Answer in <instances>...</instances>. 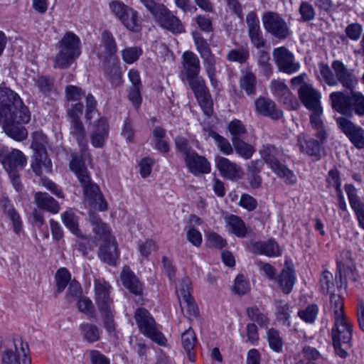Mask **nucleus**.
I'll return each mask as SVG.
<instances>
[{"label":"nucleus","mask_w":364,"mask_h":364,"mask_svg":"<svg viewBox=\"0 0 364 364\" xmlns=\"http://www.w3.org/2000/svg\"><path fill=\"white\" fill-rule=\"evenodd\" d=\"M70 162V168L77 177L80 183L83 188L86 200L90 205H98L100 210L107 209V203L104 201L103 196L99 187L91 182L90 176L87 172L84 161L77 155L73 154Z\"/></svg>","instance_id":"nucleus-1"},{"label":"nucleus","mask_w":364,"mask_h":364,"mask_svg":"<svg viewBox=\"0 0 364 364\" xmlns=\"http://www.w3.org/2000/svg\"><path fill=\"white\" fill-rule=\"evenodd\" d=\"M58 53L53 58L54 68H68L81 54L80 38L73 32L67 31L56 45Z\"/></svg>","instance_id":"nucleus-2"},{"label":"nucleus","mask_w":364,"mask_h":364,"mask_svg":"<svg viewBox=\"0 0 364 364\" xmlns=\"http://www.w3.org/2000/svg\"><path fill=\"white\" fill-rule=\"evenodd\" d=\"M329 100L332 108L341 114L352 116L355 113L364 117V95L360 92L352 91L350 94L333 92Z\"/></svg>","instance_id":"nucleus-3"},{"label":"nucleus","mask_w":364,"mask_h":364,"mask_svg":"<svg viewBox=\"0 0 364 364\" xmlns=\"http://www.w3.org/2000/svg\"><path fill=\"white\" fill-rule=\"evenodd\" d=\"M259 153L264 161L279 177L284 178L290 184L296 182V177L293 171L282 164L284 152L282 149L267 144L262 146Z\"/></svg>","instance_id":"nucleus-4"},{"label":"nucleus","mask_w":364,"mask_h":364,"mask_svg":"<svg viewBox=\"0 0 364 364\" xmlns=\"http://www.w3.org/2000/svg\"><path fill=\"white\" fill-rule=\"evenodd\" d=\"M14 114H19L20 121L23 122L31 119V113L18 94L9 88L1 87L0 119Z\"/></svg>","instance_id":"nucleus-5"},{"label":"nucleus","mask_w":364,"mask_h":364,"mask_svg":"<svg viewBox=\"0 0 364 364\" xmlns=\"http://www.w3.org/2000/svg\"><path fill=\"white\" fill-rule=\"evenodd\" d=\"M353 329L349 318L334 321L331 338L336 355L342 358L348 356L352 346Z\"/></svg>","instance_id":"nucleus-6"},{"label":"nucleus","mask_w":364,"mask_h":364,"mask_svg":"<svg viewBox=\"0 0 364 364\" xmlns=\"http://www.w3.org/2000/svg\"><path fill=\"white\" fill-rule=\"evenodd\" d=\"M134 318L141 333L159 345L166 346V338L161 331L157 330L154 319L146 309L143 308L136 309Z\"/></svg>","instance_id":"nucleus-7"},{"label":"nucleus","mask_w":364,"mask_h":364,"mask_svg":"<svg viewBox=\"0 0 364 364\" xmlns=\"http://www.w3.org/2000/svg\"><path fill=\"white\" fill-rule=\"evenodd\" d=\"M28 343L16 336L3 352L1 364H31V360L28 356Z\"/></svg>","instance_id":"nucleus-8"},{"label":"nucleus","mask_w":364,"mask_h":364,"mask_svg":"<svg viewBox=\"0 0 364 364\" xmlns=\"http://www.w3.org/2000/svg\"><path fill=\"white\" fill-rule=\"evenodd\" d=\"M109 8L112 13L127 29L133 32L140 31V17L134 9L119 1L110 2Z\"/></svg>","instance_id":"nucleus-9"},{"label":"nucleus","mask_w":364,"mask_h":364,"mask_svg":"<svg viewBox=\"0 0 364 364\" xmlns=\"http://www.w3.org/2000/svg\"><path fill=\"white\" fill-rule=\"evenodd\" d=\"M262 21L264 30L277 39H286L291 33L287 21L277 12H264L262 16Z\"/></svg>","instance_id":"nucleus-10"},{"label":"nucleus","mask_w":364,"mask_h":364,"mask_svg":"<svg viewBox=\"0 0 364 364\" xmlns=\"http://www.w3.org/2000/svg\"><path fill=\"white\" fill-rule=\"evenodd\" d=\"M152 16L161 28L173 34H180L186 31L185 25L181 19L164 4L160 6Z\"/></svg>","instance_id":"nucleus-11"},{"label":"nucleus","mask_w":364,"mask_h":364,"mask_svg":"<svg viewBox=\"0 0 364 364\" xmlns=\"http://www.w3.org/2000/svg\"><path fill=\"white\" fill-rule=\"evenodd\" d=\"M83 105L76 102L72 105L68 111V115L70 122V134L77 141L81 151H85L87 147V141L85 138V130L80 121V116L82 114Z\"/></svg>","instance_id":"nucleus-12"},{"label":"nucleus","mask_w":364,"mask_h":364,"mask_svg":"<svg viewBox=\"0 0 364 364\" xmlns=\"http://www.w3.org/2000/svg\"><path fill=\"white\" fill-rule=\"evenodd\" d=\"M272 56L280 72L291 75L300 69V63L295 60L294 54L286 47L281 46L274 48Z\"/></svg>","instance_id":"nucleus-13"},{"label":"nucleus","mask_w":364,"mask_h":364,"mask_svg":"<svg viewBox=\"0 0 364 364\" xmlns=\"http://www.w3.org/2000/svg\"><path fill=\"white\" fill-rule=\"evenodd\" d=\"M0 162L6 172L23 168L27 164L25 155L18 149L0 146Z\"/></svg>","instance_id":"nucleus-14"},{"label":"nucleus","mask_w":364,"mask_h":364,"mask_svg":"<svg viewBox=\"0 0 364 364\" xmlns=\"http://www.w3.org/2000/svg\"><path fill=\"white\" fill-rule=\"evenodd\" d=\"M331 67L335 73L336 86L341 84L346 90L353 91L358 85V78L353 69H349L341 60H336L332 62Z\"/></svg>","instance_id":"nucleus-15"},{"label":"nucleus","mask_w":364,"mask_h":364,"mask_svg":"<svg viewBox=\"0 0 364 364\" xmlns=\"http://www.w3.org/2000/svg\"><path fill=\"white\" fill-rule=\"evenodd\" d=\"M336 121L338 128L357 149H364V129L344 117H339Z\"/></svg>","instance_id":"nucleus-16"},{"label":"nucleus","mask_w":364,"mask_h":364,"mask_svg":"<svg viewBox=\"0 0 364 364\" xmlns=\"http://www.w3.org/2000/svg\"><path fill=\"white\" fill-rule=\"evenodd\" d=\"M270 91L274 96L287 108L288 109H296L299 107V103L296 97L289 90L284 80L280 79H274L271 81L269 85Z\"/></svg>","instance_id":"nucleus-17"},{"label":"nucleus","mask_w":364,"mask_h":364,"mask_svg":"<svg viewBox=\"0 0 364 364\" xmlns=\"http://www.w3.org/2000/svg\"><path fill=\"white\" fill-rule=\"evenodd\" d=\"M112 287L102 278L94 281L95 300L99 311L113 309V300L110 297Z\"/></svg>","instance_id":"nucleus-18"},{"label":"nucleus","mask_w":364,"mask_h":364,"mask_svg":"<svg viewBox=\"0 0 364 364\" xmlns=\"http://www.w3.org/2000/svg\"><path fill=\"white\" fill-rule=\"evenodd\" d=\"M0 123L3 126L5 133L11 139L21 141L28 136L26 129L21 126V124H26L20 121L19 114L11 115L0 119Z\"/></svg>","instance_id":"nucleus-19"},{"label":"nucleus","mask_w":364,"mask_h":364,"mask_svg":"<svg viewBox=\"0 0 364 364\" xmlns=\"http://www.w3.org/2000/svg\"><path fill=\"white\" fill-rule=\"evenodd\" d=\"M326 139L321 140L320 138L313 139L305 133H301L296 136V146L302 154L314 156L319 159L321 156V147Z\"/></svg>","instance_id":"nucleus-20"},{"label":"nucleus","mask_w":364,"mask_h":364,"mask_svg":"<svg viewBox=\"0 0 364 364\" xmlns=\"http://www.w3.org/2000/svg\"><path fill=\"white\" fill-rule=\"evenodd\" d=\"M246 23L248 26V36L252 43L257 48L264 47L265 40L263 38L262 32L260 29L259 18L255 11H250L247 14Z\"/></svg>","instance_id":"nucleus-21"},{"label":"nucleus","mask_w":364,"mask_h":364,"mask_svg":"<svg viewBox=\"0 0 364 364\" xmlns=\"http://www.w3.org/2000/svg\"><path fill=\"white\" fill-rule=\"evenodd\" d=\"M299 100L308 109L321 107V94L312 85H303L298 90Z\"/></svg>","instance_id":"nucleus-22"},{"label":"nucleus","mask_w":364,"mask_h":364,"mask_svg":"<svg viewBox=\"0 0 364 364\" xmlns=\"http://www.w3.org/2000/svg\"><path fill=\"white\" fill-rule=\"evenodd\" d=\"M215 164L220 174L228 179L237 180L242 176V168L227 158L218 156Z\"/></svg>","instance_id":"nucleus-23"},{"label":"nucleus","mask_w":364,"mask_h":364,"mask_svg":"<svg viewBox=\"0 0 364 364\" xmlns=\"http://www.w3.org/2000/svg\"><path fill=\"white\" fill-rule=\"evenodd\" d=\"M100 259L109 265H116L119 257L117 244L115 238H109L107 241H103L98 251Z\"/></svg>","instance_id":"nucleus-24"},{"label":"nucleus","mask_w":364,"mask_h":364,"mask_svg":"<svg viewBox=\"0 0 364 364\" xmlns=\"http://www.w3.org/2000/svg\"><path fill=\"white\" fill-rule=\"evenodd\" d=\"M185 161L189 171L195 176L210 172V164L207 159L196 151L186 157Z\"/></svg>","instance_id":"nucleus-25"},{"label":"nucleus","mask_w":364,"mask_h":364,"mask_svg":"<svg viewBox=\"0 0 364 364\" xmlns=\"http://www.w3.org/2000/svg\"><path fill=\"white\" fill-rule=\"evenodd\" d=\"M249 248L253 253L264 255L269 257H278L282 253V249L274 240L253 242Z\"/></svg>","instance_id":"nucleus-26"},{"label":"nucleus","mask_w":364,"mask_h":364,"mask_svg":"<svg viewBox=\"0 0 364 364\" xmlns=\"http://www.w3.org/2000/svg\"><path fill=\"white\" fill-rule=\"evenodd\" d=\"M183 70L181 74L186 77L191 78L197 77L200 70V60L198 56L191 51H186L182 55Z\"/></svg>","instance_id":"nucleus-27"},{"label":"nucleus","mask_w":364,"mask_h":364,"mask_svg":"<svg viewBox=\"0 0 364 364\" xmlns=\"http://www.w3.org/2000/svg\"><path fill=\"white\" fill-rule=\"evenodd\" d=\"M255 104L257 112L264 116L269 117L273 119H278L283 115L282 111L277 109L275 103L269 99L259 97L255 101Z\"/></svg>","instance_id":"nucleus-28"},{"label":"nucleus","mask_w":364,"mask_h":364,"mask_svg":"<svg viewBox=\"0 0 364 364\" xmlns=\"http://www.w3.org/2000/svg\"><path fill=\"white\" fill-rule=\"evenodd\" d=\"M192 35L196 49L203 60L204 65L215 63V57L206 40L198 32H193Z\"/></svg>","instance_id":"nucleus-29"},{"label":"nucleus","mask_w":364,"mask_h":364,"mask_svg":"<svg viewBox=\"0 0 364 364\" xmlns=\"http://www.w3.org/2000/svg\"><path fill=\"white\" fill-rule=\"evenodd\" d=\"M108 134V124L105 119H100L90 135L91 143L96 148H102Z\"/></svg>","instance_id":"nucleus-30"},{"label":"nucleus","mask_w":364,"mask_h":364,"mask_svg":"<svg viewBox=\"0 0 364 364\" xmlns=\"http://www.w3.org/2000/svg\"><path fill=\"white\" fill-rule=\"evenodd\" d=\"M123 285L134 294H141L142 287L136 275L129 267H124L121 273Z\"/></svg>","instance_id":"nucleus-31"},{"label":"nucleus","mask_w":364,"mask_h":364,"mask_svg":"<svg viewBox=\"0 0 364 364\" xmlns=\"http://www.w3.org/2000/svg\"><path fill=\"white\" fill-rule=\"evenodd\" d=\"M34 200L39 208L46 210L52 213H57L60 210L58 203L47 193H36Z\"/></svg>","instance_id":"nucleus-32"},{"label":"nucleus","mask_w":364,"mask_h":364,"mask_svg":"<svg viewBox=\"0 0 364 364\" xmlns=\"http://www.w3.org/2000/svg\"><path fill=\"white\" fill-rule=\"evenodd\" d=\"M312 113L310 115V124L311 127L316 130V138H320L321 140L326 139V132L323 125L321 116L323 114L322 107L310 109Z\"/></svg>","instance_id":"nucleus-33"},{"label":"nucleus","mask_w":364,"mask_h":364,"mask_svg":"<svg viewBox=\"0 0 364 364\" xmlns=\"http://www.w3.org/2000/svg\"><path fill=\"white\" fill-rule=\"evenodd\" d=\"M284 294H289L295 283V277L289 269H284L274 280Z\"/></svg>","instance_id":"nucleus-34"},{"label":"nucleus","mask_w":364,"mask_h":364,"mask_svg":"<svg viewBox=\"0 0 364 364\" xmlns=\"http://www.w3.org/2000/svg\"><path fill=\"white\" fill-rule=\"evenodd\" d=\"M228 230L230 232L239 237H244L247 233V228L244 221L238 216L231 215L225 219Z\"/></svg>","instance_id":"nucleus-35"},{"label":"nucleus","mask_w":364,"mask_h":364,"mask_svg":"<svg viewBox=\"0 0 364 364\" xmlns=\"http://www.w3.org/2000/svg\"><path fill=\"white\" fill-rule=\"evenodd\" d=\"M344 302L342 297L338 294H333L330 297V312L334 321H339L348 318L343 311Z\"/></svg>","instance_id":"nucleus-36"},{"label":"nucleus","mask_w":364,"mask_h":364,"mask_svg":"<svg viewBox=\"0 0 364 364\" xmlns=\"http://www.w3.org/2000/svg\"><path fill=\"white\" fill-rule=\"evenodd\" d=\"M197 338L193 330L189 328L181 334V343L183 349L188 355L191 361L194 360V348L196 344Z\"/></svg>","instance_id":"nucleus-37"},{"label":"nucleus","mask_w":364,"mask_h":364,"mask_svg":"<svg viewBox=\"0 0 364 364\" xmlns=\"http://www.w3.org/2000/svg\"><path fill=\"white\" fill-rule=\"evenodd\" d=\"M256 76L252 72L249 70L242 71L240 86L245 91L247 95H255L256 94Z\"/></svg>","instance_id":"nucleus-38"},{"label":"nucleus","mask_w":364,"mask_h":364,"mask_svg":"<svg viewBox=\"0 0 364 364\" xmlns=\"http://www.w3.org/2000/svg\"><path fill=\"white\" fill-rule=\"evenodd\" d=\"M100 55L109 56L117 52V44L112 34L108 31H104L102 33V43L100 46Z\"/></svg>","instance_id":"nucleus-39"},{"label":"nucleus","mask_w":364,"mask_h":364,"mask_svg":"<svg viewBox=\"0 0 364 364\" xmlns=\"http://www.w3.org/2000/svg\"><path fill=\"white\" fill-rule=\"evenodd\" d=\"M321 358L319 351L310 346H305L299 354V358L296 364H317Z\"/></svg>","instance_id":"nucleus-40"},{"label":"nucleus","mask_w":364,"mask_h":364,"mask_svg":"<svg viewBox=\"0 0 364 364\" xmlns=\"http://www.w3.org/2000/svg\"><path fill=\"white\" fill-rule=\"evenodd\" d=\"M61 220L65 227L78 237H84L78 228V220L77 215L71 210H68L61 214Z\"/></svg>","instance_id":"nucleus-41"},{"label":"nucleus","mask_w":364,"mask_h":364,"mask_svg":"<svg viewBox=\"0 0 364 364\" xmlns=\"http://www.w3.org/2000/svg\"><path fill=\"white\" fill-rule=\"evenodd\" d=\"M90 220L93 227V231L103 241H107L109 238H114L111 235L110 229L108 225L102 222V220L93 215H90Z\"/></svg>","instance_id":"nucleus-42"},{"label":"nucleus","mask_w":364,"mask_h":364,"mask_svg":"<svg viewBox=\"0 0 364 364\" xmlns=\"http://www.w3.org/2000/svg\"><path fill=\"white\" fill-rule=\"evenodd\" d=\"M83 338L90 343H94L99 341L101 331L100 328L92 323H84L80 326Z\"/></svg>","instance_id":"nucleus-43"},{"label":"nucleus","mask_w":364,"mask_h":364,"mask_svg":"<svg viewBox=\"0 0 364 364\" xmlns=\"http://www.w3.org/2000/svg\"><path fill=\"white\" fill-rule=\"evenodd\" d=\"M55 285L57 287V293L63 292L65 287L73 280L71 279V274L65 267H61L57 270L55 275Z\"/></svg>","instance_id":"nucleus-44"},{"label":"nucleus","mask_w":364,"mask_h":364,"mask_svg":"<svg viewBox=\"0 0 364 364\" xmlns=\"http://www.w3.org/2000/svg\"><path fill=\"white\" fill-rule=\"evenodd\" d=\"M31 167L36 175L41 176L43 173V171L47 173L51 171L52 163L50 159L47 158L46 155L39 154L36 156Z\"/></svg>","instance_id":"nucleus-45"},{"label":"nucleus","mask_w":364,"mask_h":364,"mask_svg":"<svg viewBox=\"0 0 364 364\" xmlns=\"http://www.w3.org/2000/svg\"><path fill=\"white\" fill-rule=\"evenodd\" d=\"M228 130L232 136V142L245 138L247 129L243 123L237 119H232L228 124Z\"/></svg>","instance_id":"nucleus-46"},{"label":"nucleus","mask_w":364,"mask_h":364,"mask_svg":"<svg viewBox=\"0 0 364 364\" xmlns=\"http://www.w3.org/2000/svg\"><path fill=\"white\" fill-rule=\"evenodd\" d=\"M196 97L204 114L207 116H210L213 112V102L208 89L196 95Z\"/></svg>","instance_id":"nucleus-47"},{"label":"nucleus","mask_w":364,"mask_h":364,"mask_svg":"<svg viewBox=\"0 0 364 364\" xmlns=\"http://www.w3.org/2000/svg\"><path fill=\"white\" fill-rule=\"evenodd\" d=\"M208 136L211 137L215 141L218 148L224 154L229 155L232 153V147L228 139L213 130L208 131Z\"/></svg>","instance_id":"nucleus-48"},{"label":"nucleus","mask_w":364,"mask_h":364,"mask_svg":"<svg viewBox=\"0 0 364 364\" xmlns=\"http://www.w3.org/2000/svg\"><path fill=\"white\" fill-rule=\"evenodd\" d=\"M248 318L253 322H256L260 327L267 328L268 318L257 307H250L247 309Z\"/></svg>","instance_id":"nucleus-49"},{"label":"nucleus","mask_w":364,"mask_h":364,"mask_svg":"<svg viewBox=\"0 0 364 364\" xmlns=\"http://www.w3.org/2000/svg\"><path fill=\"white\" fill-rule=\"evenodd\" d=\"M232 144L236 152L245 159H250L255 152L254 147L252 145L245 142L242 139H235L232 142Z\"/></svg>","instance_id":"nucleus-50"},{"label":"nucleus","mask_w":364,"mask_h":364,"mask_svg":"<svg viewBox=\"0 0 364 364\" xmlns=\"http://www.w3.org/2000/svg\"><path fill=\"white\" fill-rule=\"evenodd\" d=\"M318 313V308L316 304H311L305 309L299 311L298 316L306 323H312L315 321Z\"/></svg>","instance_id":"nucleus-51"},{"label":"nucleus","mask_w":364,"mask_h":364,"mask_svg":"<svg viewBox=\"0 0 364 364\" xmlns=\"http://www.w3.org/2000/svg\"><path fill=\"white\" fill-rule=\"evenodd\" d=\"M267 337L269 346L273 350L276 352L282 350V340L277 330L274 328L269 329L267 333Z\"/></svg>","instance_id":"nucleus-52"},{"label":"nucleus","mask_w":364,"mask_h":364,"mask_svg":"<svg viewBox=\"0 0 364 364\" xmlns=\"http://www.w3.org/2000/svg\"><path fill=\"white\" fill-rule=\"evenodd\" d=\"M249 58V52L244 48L232 49L227 54V59L230 62L244 63Z\"/></svg>","instance_id":"nucleus-53"},{"label":"nucleus","mask_w":364,"mask_h":364,"mask_svg":"<svg viewBox=\"0 0 364 364\" xmlns=\"http://www.w3.org/2000/svg\"><path fill=\"white\" fill-rule=\"evenodd\" d=\"M319 72L326 83L329 86H336V76L334 72L331 70L330 67L325 63L318 65Z\"/></svg>","instance_id":"nucleus-54"},{"label":"nucleus","mask_w":364,"mask_h":364,"mask_svg":"<svg viewBox=\"0 0 364 364\" xmlns=\"http://www.w3.org/2000/svg\"><path fill=\"white\" fill-rule=\"evenodd\" d=\"M141 53V49L138 47L127 48L122 51V59L128 64H132L136 61Z\"/></svg>","instance_id":"nucleus-55"},{"label":"nucleus","mask_w":364,"mask_h":364,"mask_svg":"<svg viewBox=\"0 0 364 364\" xmlns=\"http://www.w3.org/2000/svg\"><path fill=\"white\" fill-rule=\"evenodd\" d=\"M78 310L91 317L95 316V308L92 301L87 297L82 296L77 303Z\"/></svg>","instance_id":"nucleus-56"},{"label":"nucleus","mask_w":364,"mask_h":364,"mask_svg":"<svg viewBox=\"0 0 364 364\" xmlns=\"http://www.w3.org/2000/svg\"><path fill=\"white\" fill-rule=\"evenodd\" d=\"M186 80L188 82L190 87L193 91L195 96L208 90L205 80L202 77L197 75V77L188 78Z\"/></svg>","instance_id":"nucleus-57"},{"label":"nucleus","mask_w":364,"mask_h":364,"mask_svg":"<svg viewBox=\"0 0 364 364\" xmlns=\"http://www.w3.org/2000/svg\"><path fill=\"white\" fill-rule=\"evenodd\" d=\"M186 231L188 241L196 247H200L203 240L201 233L191 225L187 226Z\"/></svg>","instance_id":"nucleus-58"},{"label":"nucleus","mask_w":364,"mask_h":364,"mask_svg":"<svg viewBox=\"0 0 364 364\" xmlns=\"http://www.w3.org/2000/svg\"><path fill=\"white\" fill-rule=\"evenodd\" d=\"M191 282L189 278L186 277L181 280L178 287L177 288V294L179 300L186 299H189L191 297Z\"/></svg>","instance_id":"nucleus-59"},{"label":"nucleus","mask_w":364,"mask_h":364,"mask_svg":"<svg viewBox=\"0 0 364 364\" xmlns=\"http://www.w3.org/2000/svg\"><path fill=\"white\" fill-rule=\"evenodd\" d=\"M299 13L304 21H311L315 17V11L313 6L306 1L301 2L299 6Z\"/></svg>","instance_id":"nucleus-60"},{"label":"nucleus","mask_w":364,"mask_h":364,"mask_svg":"<svg viewBox=\"0 0 364 364\" xmlns=\"http://www.w3.org/2000/svg\"><path fill=\"white\" fill-rule=\"evenodd\" d=\"M175 145L176 149L184 155L185 158L194 151L190 146L188 141L183 136H176Z\"/></svg>","instance_id":"nucleus-61"},{"label":"nucleus","mask_w":364,"mask_h":364,"mask_svg":"<svg viewBox=\"0 0 364 364\" xmlns=\"http://www.w3.org/2000/svg\"><path fill=\"white\" fill-rule=\"evenodd\" d=\"M239 205L248 211H253L257 207V202L250 195L244 193L240 197Z\"/></svg>","instance_id":"nucleus-62"},{"label":"nucleus","mask_w":364,"mask_h":364,"mask_svg":"<svg viewBox=\"0 0 364 364\" xmlns=\"http://www.w3.org/2000/svg\"><path fill=\"white\" fill-rule=\"evenodd\" d=\"M320 283L323 293H328L333 287V274L328 271H323L320 279Z\"/></svg>","instance_id":"nucleus-63"},{"label":"nucleus","mask_w":364,"mask_h":364,"mask_svg":"<svg viewBox=\"0 0 364 364\" xmlns=\"http://www.w3.org/2000/svg\"><path fill=\"white\" fill-rule=\"evenodd\" d=\"M346 36L352 41H358L363 32V28L359 23H351L346 28Z\"/></svg>","instance_id":"nucleus-64"}]
</instances>
